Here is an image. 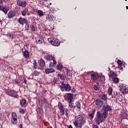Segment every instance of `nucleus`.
<instances>
[{
  "instance_id": "obj_1",
  "label": "nucleus",
  "mask_w": 128,
  "mask_h": 128,
  "mask_svg": "<svg viewBox=\"0 0 128 128\" xmlns=\"http://www.w3.org/2000/svg\"><path fill=\"white\" fill-rule=\"evenodd\" d=\"M76 120L74 122V124L76 128H82V124H84L86 122L84 120V116L82 114L78 115L76 117Z\"/></svg>"
},
{
  "instance_id": "obj_2",
  "label": "nucleus",
  "mask_w": 128,
  "mask_h": 128,
  "mask_svg": "<svg viewBox=\"0 0 128 128\" xmlns=\"http://www.w3.org/2000/svg\"><path fill=\"white\" fill-rule=\"evenodd\" d=\"M45 60H50V68H52V66H56V58L54 56L52 55H46L44 56Z\"/></svg>"
},
{
  "instance_id": "obj_3",
  "label": "nucleus",
  "mask_w": 128,
  "mask_h": 128,
  "mask_svg": "<svg viewBox=\"0 0 128 128\" xmlns=\"http://www.w3.org/2000/svg\"><path fill=\"white\" fill-rule=\"evenodd\" d=\"M112 106L110 105H104L102 110H104V112H102V114L104 116V118H106L108 116V112H110L112 110Z\"/></svg>"
},
{
  "instance_id": "obj_4",
  "label": "nucleus",
  "mask_w": 128,
  "mask_h": 128,
  "mask_svg": "<svg viewBox=\"0 0 128 128\" xmlns=\"http://www.w3.org/2000/svg\"><path fill=\"white\" fill-rule=\"evenodd\" d=\"M60 88L61 89L62 92H64V90L66 92H70V90H72V87L68 84H64V82H60L59 83Z\"/></svg>"
},
{
  "instance_id": "obj_5",
  "label": "nucleus",
  "mask_w": 128,
  "mask_h": 128,
  "mask_svg": "<svg viewBox=\"0 0 128 128\" xmlns=\"http://www.w3.org/2000/svg\"><path fill=\"white\" fill-rule=\"evenodd\" d=\"M96 116L97 118L96 120V122L98 124V126H100V124L104 122V114L100 113V112H98L96 113Z\"/></svg>"
},
{
  "instance_id": "obj_6",
  "label": "nucleus",
  "mask_w": 128,
  "mask_h": 128,
  "mask_svg": "<svg viewBox=\"0 0 128 128\" xmlns=\"http://www.w3.org/2000/svg\"><path fill=\"white\" fill-rule=\"evenodd\" d=\"M48 42L54 46H58L60 44V42L56 38H48Z\"/></svg>"
},
{
  "instance_id": "obj_7",
  "label": "nucleus",
  "mask_w": 128,
  "mask_h": 128,
  "mask_svg": "<svg viewBox=\"0 0 128 128\" xmlns=\"http://www.w3.org/2000/svg\"><path fill=\"white\" fill-rule=\"evenodd\" d=\"M11 122L12 124H18V114L16 112H12Z\"/></svg>"
},
{
  "instance_id": "obj_8",
  "label": "nucleus",
  "mask_w": 128,
  "mask_h": 128,
  "mask_svg": "<svg viewBox=\"0 0 128 128\" xmlns=\"http://www.w3.org/2000/svg\"><path fill=\"white\" fill-rule=\"evenodd\" d=\"M6 94L10 96H13V98H17L18 95L17 94L16 92L14 90H8L6 92Z\"/></svg>"
},
{
  "instance_id": "obj_9",
  "label": "nucleus",
  "mask_w": 128,
  "mask_h": 128,
  "mask_svg": "<svg viewBox=\"0 0 128 128\" xmlns=\"http://www.w3.org/2000/svg\"><path fill=\"white\" fill-rule=\"evenodd\" d=\"M72 94L71 93H67L65 94L64 98L67 100L68 102H72Z\"/></svg>"
},
{
  "instance_id": "obj_10",
  "label": "nucleus",
  "mask_w": 128,
  "mask_h": 128,
  "mask_svg": "<svg viewBox=\"0 0 128 128\" xmlns=\"http://www.w3.org/2000/svg\"><path fill=\"white\" fill-rule=\"evenodd\" d=\"M56 18L52 14H48L46 16V20H47L48 22H50L56 20Z\"/></svg>"
},
{
  "instance_id": "obj_11",
  "label": "nucleus",
  "mask_w": 128,
  "mask_h": 128,
  "mask_svg": "<svg viewBox=\"0 0 128 128\" xmlns=\"http://www.w3.org/2000/svg\"><path fill=\"white\" fill-rule=\"evenodd\" d=\"M18 22L20 24L24 26V24H26V22H28V20H26V18L20 17L18 20Z\"/></svg>"
},
{
  "instance_id": "obj_12",
  "label": "nucleus",
  "mask_w": 128,
  "mask_h": 128,
  "mask_svg": "<svg viewBox=\"0 0 128 128\" xmlns=\"http://www.w3.org/2000/svg\"><path fill=\"white\" fill-rule=\"evenodd\" d=\"M120 91L123 94H126V92H128V89L126 87V85L122 84L120 88Z\"/></svg>"
},
{
  "instance_id": "obj_13",
  "label": "nucleus",
  "mask_w": 128,
  "mask_h": 128,
  "mask_svg": "<svg viewBox=\"0 0 128 128\" xmlns=\"http://www.w3.org/2000/svg\"><path fill=\"white\" fill-rule=\"evenodd\" d=\"M36 41L37 44H43L44 42V37L42 36H38L36 38Z\"/></svg>"
},
{
  "instance_id": "obj_14",
  "label": "nucleus",
  "mask_w": 128,
  "mask_h": 128,
  "mask_svg": "<svg viewBox=\"0 0 128 128\" xmlns=\"http://www.w3.org/2000/svg\"><path fill=\"white\" fill-rule=\"evenodd\" d=\"M16 14L14 10H10L8 12V18H12L14 16H16Z\"/></svg>"
},
{
  "instance_id": "obj_15",
  "label": "nucleus",
  "mask_w": 128,
  "mask_h": 128,
  "mask_svg": "<svg viewBox=\"0 0 128 128\" xmlns=\"http://www.w3.org/2000/svg\"><path fill=\"white\" fill-rule=\"evenodd\" d=\"M10 10V8H6V6H4L2 5L0 6V10H2V12H3L5 14H8V12Z\"/></svg>"
},
{
  "instance_id": "obj_16",
  "label": "nucleus",
  "mask_w": 128,
  "mask_h": 128,
  "mask_svg": "<svg viewBox=\"0 0 128 128\" xmlns=\"http://www.w3.org/2000/svg\"><path fill=\"white\" fill-rule=\"evenodd\" d=\"M58 108L60 116H64V110H66V108H64V106H62V104L60 105Z\"/></svg>"
},
{
  "instance_id": "obj_17",
  "label": "nucleus",
  "mask_w": 128,
  "mask_h": 128,
  "mask_svg": "<svg viewBox=\"0 0 128 128\" xmlns=\"http://www.w3.org/2000/svg\"><path fill=\"white\" fill-rule=\"evenodd\" d=\"M16 4H18L19 6H22V8H26V4H28V3H26V2H22L20 0H17Z\"/></svg>"
},
{
  "instance_id": "obj_18",
  "label": "nucleus",
  "mask_w": 128,
  "mask_h": 128,
  "mask_svg": "<svg viewBox=\"0 0 128 128\" xmlns=\"http://www.w3.org/2000/svg\"><path fill=\"white\" fill-rule=\"evenodd\" d=\"M20 104L22 108H24V106H26V100L24 98L22 99L21 100H20Z\"/></svg>"
},
{
  "instance_id": "obj_19",
  "label": "nucleus",
  "mask_w": 128,
  "mask_h": 128,
  "mask_svg": "<svg viewBox=\"0 0 128 128\" xmlns=\"http://www.w3.org/2000/svg\"><path fill=\"white\" fill-rule=\"evenodd\" d=\"M90 76H91L92 80H96L98 78V76H98V73H92L90 75Z\"/></svg>"
},
{
  "instance_id": "obj_20",
  "label": "nucleus",
  "mask_w": 128,
  "mask_h": 128,
  "mask_svg": "<svg viewBox=\"0 0 128 128\" xmlns=\"http://www.w3.org/2000/svg\"><path fill=\"white\" fill-rule=\"evenodd\" d=\"M23 56L26 58H30V53L28 52V51L26 50L23 53Z\"/></svg>"
},
{
  "instance_id": "obj_21",
  "label": "nucleus",
  "mask_w": 128,
  "mask_h": 128,
  "mask_svg": "<svg viewBox=\"0 0 128 128\" xmlns=\"http://www.w3.org/2000/svg\"><path fill=\"white\" fill-rule=\"evenodd\" d=\"M94 114H96V110H93L91 114H89V117L92 120L94 118Z\"/></svg>"
},
{
  "instance_id": "obj_22",
  "label": "nucleus",
  "mask_w": 128,
  "mask_h": 128,
  "mask_svg": "<svg viewBox=\"0 0 128 128\" xmlns=\"http://www.w3.org/2000/svg\"><path fill=\"white\" fill-rule=\"evenodd\" d=\"M96 106H102L104 104V102L100 100H96Z\"/></svg>"
},
{
  "instance_id": "obj_23",
  "label": "nucleus",
  "mask_w": 128,
  "mask_h": 128,
  "mask_svg": "<svg viewBox=\"0 0 128 128\" xmlns=\"http://www.w3.org/2000/svg\"><path fill=\"white\" fill-rule=\"evenodd\" d=\"M109 76L110 78H114L118 76V74H116V73L115 72H112V73L109 74Z\"/></svg>"
},
{
  "instance_id": "obj_24",
  "label": "nucleus",
  "mask_w": 128,
  "mask_h": 128,
  "mask_svg": "<svg viewBox=\"0 0 128 128\" xmlns=\"http://www.w3.org/2000/svg\"><path fill=\"white\" fill-rule=\"evenodd\" d=\"M40 64L41 68H44L46 66V62H44V60H41L40 62Z\"/></svg>"
},
{
  "instance_id": "obj_25",
  "label": "nucleus",
  "mask_w": 128,
  "mask_h": 128,
  "mask_svg": "<svg viewBox=\"0 0 128 128\" xmlns=\"http://www.w3.org/2000/svg\"><path fill=\"white\" fill-rule=\"evenodd\" d=\"M98 78L100 82H104L106 78H104V76L102 75H98Z\"/></svg>"
},
{
  "instance_id": "obj_26",
  "label": "nucleus",
  "mask_w": 128,
  "mask_h": 128,
  "mask_svg": "<svg viewBox=\"0 0 128 128\" xmlns=\"http://www.w3.org/2000/svg\"><path fill=\"white\" fill-rule=\"evenodd\" d=\"M37 14L39 16H44V11L42 10H37Z\"/></svg>"
},
{
  "instance_id": "obj_27",
  "label": "nucleus",
  "mask_w": 128,
  "mask_h": 128,
  "mask_svg": "<svg viewBox=\"0 0 128 128\" xmlns=\"http://www.w3.org/2000/svg\"><path fill=\"white\" fill-rule=\"evenodd\" d=\"M28 12V9H25L21 11V14L23 16H26V12Z\"/></svg>"
},
{
  "instance_id": "obj_28",
  "label": "nucleus",
  "mask_w": 128,
  "mask_h": 128,
  "mask_svg": "<svg viewBox=\"0 0 128 128\" xmlns=\"http://www.w3.org/2000/svg\"><path fill=\"white\" fill-rule=\"evenodd\" d=\"M112 79L114 84H118L120 80H118V76L114 77V78H112Z\"/></svg>"
},
{
  "instance_id": "obj_29",
  "label": "nucleus",
  "mask_w": 128,
  "mask_h": 128,
  "mask_svg": "<svg viewBox=\"0 0 128 128\" xmlns=\"http://www.w3.org/2000/svg\"><path fill=\"white\" fill-rule=\"evenodd\" d=\"M100 98L102 100H108V96H106V94L100 96Z\"/></svg>"
},
{
  "instance_id": "obj_30",
  "label": "nucleus",
  "mask_w": 128,
  "mask_h": 128,
  "mask_svg": "<svg viewBox=\"0 0 128 128\" xmlns=\"http://www.w3.org/2000/svg\"><path fill=\"white\" fill-rule=\"evenodd\" d=\"M34 70H36V68H38L37 66H38V63H36V60H34Z\"/></svg>"
},
{
  "instance_id": "obj_31",
  "label": "nucleus",
  "mask_w": 128,
  "mask_h": 128,
  "mask_svg": "<svg viewBox=\"0 0 128 128\" xmlns=\"http://www.w3.org/2000/svg\"><path fill=\"white\" fill-rule=\"evenodd\" d=\"M67 76H72V70H67Z\"/></svg>"
},
{
  "instance_id": "obj_32",
  "label": "nucleus",
  "mask_w": 128,
  "mask_h": 128,
  "mask_svg": "<svg viewBox=\"0 0 128 128\" xmlns=\"http://www.w3.org/2000/svg\"><path fill=\"white\" fill-rule=\"evenodd\" d=\"M108 94L109 96H112V87H109L108 89Z\"/></svg>"
},
{
  "instance_id": "obj_33",
  "label": "nucleus",
  "mask_w": 128,
  "mask_h": 128,
  "mask_svg": "<svg viewBox=\"0 0 128 128\" xmlns=\"http://www.w3.org/2000/svg\"><path fill=\"white\" fill-rule=\"evenodd\" d=\"M58 76L62 80H64V74H58Z\"/></svg>"
},
{
  "instance_id": "obj_34",
  "label": "nucleus",
  "mask_w": 128,
  "mask_h": 128,
  "mask_svg": "<svg viewBox=\"0 0 128 128\" xmlns=\"http://www.w3.org/2000/svg\"><path fill=\"white\" fill-rule=\"evenodd\" d=\"M69 104V106L70 108H76V106H74V104L72 102H68Z\"/></svg>"
},
{
  "instance_id": "obj_35",
  "label": "nucleus",
  "mask_w": 128,
  "mask_h": 128,
  "mask_svg": "<svg viewBox=\"0 0 128 128\" xmlns=\"http://www.w3.org/2000/svg\"><path fill=\"white\" fill-rule=\"evenodd\" d=\"M57 69L59 70L62 69V64H60L57 65Z\"/></svg>"
},
{
  "instance_id": "obj_36",
  "label": "nucleus",
  "mask_w": 128,
  "mask_h": 128,
  "mask_svg": "<svg viewBox=\"0 0 128 128\" xmlns=\"http://www.w3.org/2000/svg\"><path fill=\"white\" fill-rule=\"evenodd\" d=\"M33 74L35 76H38L40 75V72L37 70H34Z\"/></svg>"
},
{
  "instance_id": "obj_37",
  "label": "nucleus",
  "mask_w": 128,
  "mask_h": 128,
  "mask_svg": "<svg viewBox=\"0 0 128 128\" xmlns=\"http://www.w3.org/2000/svg\"><path fill=\"white\" fill-rule=\"evenodd\" d=\"M24 109H22V108H20V109H19V112L20 113V114H24Z\"/></svg>"
},
{
  "instance_id": "obj_38",
  "label": "nucleus",
  "mask_w": 128,
  "mask_h": 128,
  "mask_svg": "<svg viewBox=\"0 0 128 128\" xmlns=\"http://www.w3.org/2000/svg\"><path fill=\"white\" fill-rule=\"evenodd\" d=\"M30 28L33 32H34L36 30V28H34V26L32 24L30 25Z\"/></svg>"
},
{
  "instance_id": "obj_39",
  "label": "nucleus",
  "mask_w": 128,
  "mask_h": 128,
  "mask_svg": "<svg viewBox=\"0 0 128 128\" xmlns=\"http://www.w3.org/2000/svg\"><path fill=\"white\" fill-rule=\"evenodd\" d=\"M76 104L78 108H80V103L79 102H76Z\"/></svg>"
},
{
  "instance_id": "obj_40",
  "label": "nucleus",
  "mask_w": 128,
  "mask_h": 128,
  "mask_svg": "<svg viewBox=\"0 0 128 128\" xmlns=\"http://www.w3.org/2000/svg\"><path fill=\"white\" fill-rule=\"evenodd\" d=\"M10 0H0V4H3V2H8Z\"/></svg>"
},
{
  "instance_id": "obj_41",
  "label": "nucleus",
  "mask_w": 128,
  "mask_h": 128,
  "mask_svg": "<svg viewBox=\"0 0 128 128\" xmlns=\"http://www.w3.org/2000/svg\"><path fill=\"white\" fill-rule=\"evenodd\" d=\"M42 102H43L44 104L46 105V104H48V102L46 101V99H44L42 100Z\"/></svg>"
},
{
  "instance_id": "obj_42",
  "label": "nucleus",
  "mask_w": 128,
  "mask_h": 128,
  "mask_svg": "<svg viewBox=\"0 0 128 128\" xmlns=\"http://www.w3.org/2000/svg\"><path fill=\"white\" fill-rule=\"evenodd\" d=\"M117 63L119 66H122V60H118L117 61Z\"/></svg>"
},
{
  "instance_id": "obj_43",
  "label": "nucleus",
  "mask_w": 128,
  "mask_h": 128,
  "mask_svg": "<svg viewBox=\"0 0 128 128\" xmlns=\"http://www.w3.org/2000/svg\"><path fill=\"white\" fill-rule=\"evenodd\" d=\"M126 114L124 113L122 115V118H123L124 119L126 118Z\"/></svg>"
},
{
  "instance_id": "obj_44",
  "label": "nucleus",
  "mask_w": 128,
  "mask_h": 128,
  "mask_svg": "<svg viewBox=\"0 0 128 128\" xmlns=\"http://www.w3.org/2000/svg\"><path fill=\"white\" fill-rule=\"evenodd\" d=\"M45 73H46V74H50V69H48V68L46 69V70H45Z\"/></svg>"
},
{
  "instance_id": "obj_45",
  "label": "nucleus",
  "mask_w": 128,
  "mask_h": 128,
  "mask_svg": "<svg viewBox=\"0 0 128 128\" xmlns=\"http://www.w3.org/2000/svg\"><path fill=\"white\" fill-rule=\"evenodd\" d=\"M58 80L56 78H54V80H53V82L54 84H56V82H58Z\"/></svg>"
},
{
  "instance_id": "obj_46",
  "label": "nucleus",
  "mask_w": 128,
  "mask_h": 128,
  "mask_svg": "<svg viewBox=\"0 0 128 128\" xmlns=\"http://www.w3.org/2000/svg\"><path fill=\"white\" fill-rule=\"evenodd\" d=\"M94 90H98V86H96V85H94Z\"/></svg>"
},
{
  "instance_id": "obj_47",
  "label": "nucleus",
  "mask_w": 128,
  "mask_h": 128,
  "mask_svg": "<svg viewBox=\"0 0 128 128\" xmlns=\"http://www.w3.org/2000/svg\"><path fill=\"white\" fill-rule=\"evenodd\" d=\"M8 36L9 38H10L11 40H12V38H14V37L12 36V34H10L8 35Z\"/></svg>"
},
{
  "instance_id": "obj_48",
  "label": "nucleus",
  "mask_w": 128,
  "mask_h": 128,
  "mask_svg": "<svg viewBox=\"0 0 128 128\" xmlns=\"http://www.w3.org/2000/svg\"><path fill=\"white\" fill-rule=\"evenodd\" d=\"M49 70H50V72H55L54 70L52 68L49 69Z\"/></svg>"
},
{
  "instance_id": "obj_49",
  "label": "nucleus",
  "mask_w": 128,
  "mask_h": 128,
  "mask_svg": "<svg viewBox=\"0 0 128 128\" xmlns=\"http://www.w3.org/2000/svg\"><path fill=\"white\" fill-rule=\"evenodd\" d=\"M93 128H98V126L97 125L94 124Z\"/></svg>"
},
{
  "instance_id": "obj_50",
  "label": "nucleus",
  "mask_w": 128,
  "mask_h": 128,
  "mask_svg": "<svg viewBox=\"0 0 128 128\" xmlns=\"http://www.w3.org/2000/svg\"><path fill=\"white\" fill-rule=\"evenodd\" d=\"M16 84H20V81H18V79L16 80Z\"/></svg>"
},
{
  "instance_id": "obj_51",
  "label": "nucleus",
  "mask_w": 128,
  "mask_h": 128,
  "mask_svg": "<svg viewBox=\"0 0 128 128\" xmlns=\"http://www.w3.org/2000/svg\"><path fill=\"white\" fill-rule=\"evenodd\" d=\"M24 84H26V80L25 78H24Z\"/></svg>"
},
{
  "instance_id": "obj_52",
  "label": "nucleus",
  "mask_w": 128,
  "mask_h": 128,
  "mask_svg": "<svg viewBox=\"0 0 128 128\" xmlns=\"http://www.w3.org/2000/svg\"><path fill=\"white\" fill-rule=\"evenodd\" d=\"M20 128H22V124H20V126H19Z\"/></svg>"
},
{
  "instance_id": "obj_53",
  "label": "nucleus",
  "mask_w": 128,
  "mask_h": 128,
  "mask_svg": "<svg viewBox=\"0 0 128 128\" xmlns=\"http://www.w3.org/2000/svg\"><path fill=\"white\" fill-rule=\"evenodd\" d=\"M66 116H68V112H66Z\"/></svg>"
},
{
  "instance_id": "obj_54",
  "label": "nucleus",
  "mask_w": 128,
  "mask_h": 128,
  "mask_svg": "<svg viewBox=\"0 0 128 128\" xmlns=\"http://www.w3.org/2000/svg\"><path fill=\"white\" fill-rule=\"evenodd\" d=\"M69 128H72V125H70L69 126Z\"/></svg>"
},
{
  "instance_id": "obj_55",
  "label": "nucleus",
  "mask_w": 128,
  "mask_h": 128,
  "mask_svg": "<svg viewBox=\"0 0 128 128\" xmlns=\"http://www.w3.org/2000/svg\"><path fill=\"white\" fill-rule=\"evenodd\" d=\"M84 128H90V127H88V126H86Z\"/></svg>"
},
{
  "instance_id": "obj_56",
  "label": "nucleus",
  "mask_w": 128,
  "mask_h": 128,
  "mask_svg": "<svg viewBox=\"0 0 128 128\" xmlns=\"http://www.w3.org/2000/svg\"><path fill=\"white\" fill-rule=\"evenodd\" d=\"M44 0L45 2H48V0Z\"/></svg>"
},
{
  "instance_id": "obj_57",
  "label": "nucleus",
  "mask_w": 128,
  "mask_h": 128,
  "mask_svg": "<svg viewBox=\"0 0 128 128\" xmlns=\"http://www.w3.org/2000/svg\"><path fill=\"white\" fill-rule=\"evenodd\" d=\"M122 128H126V127H124V126H123V127H122Z\"/></svg>"
},
{
  "instance_id": "obj_58",
  "label": "nucleus",
  "mask_w": 128,
  "mask_h": 128,
  "mask_svg": "<svg viewBox=\"0 0 128 128\" xmlns=\"http://www.w3.org/2000/svg\"><path fill=\"white\" fill-rule=\"evenodd\" d=\"M126 8H128V6H126Z\"/></svg>"
},
{
  "instance_id": "obj_59",
  "label": "nucleus",
  "mask_w": 128,
  "mask_h": 128,
  "mask_svg": "<svg viewBox=\"0 0 128 128\" xmlns=\"http://www.w3.org/2000/svg\"><path fill=\"white\" fill-rule=\"evenodd\" d=\"M50 4H52V3H50Z\"/></svg>"
},
{
  "instance_id": "obj_60",
  "label": "nucleus",
  "mask_w": 128,
  "mask_h": 128,
  "mask_svg": "<svg viewBox=\"0 0 128 128\" xmlns=\"http://www.w3.org/2000/svg\"><path fill=\"white\" fill-rule=\"evenodd\" d=\"M126 0V2L127 0Z\"/></svg>"
}]
</instances>
